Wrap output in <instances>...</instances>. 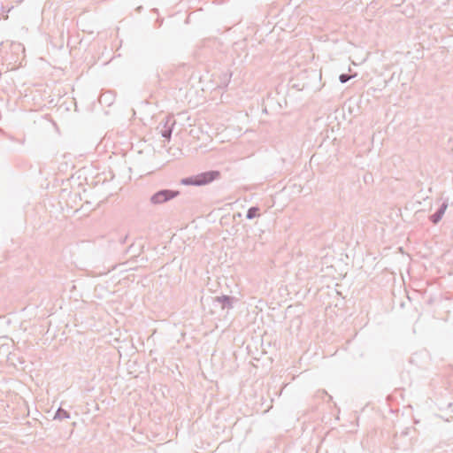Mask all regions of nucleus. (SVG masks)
Segmentation results:
<instances>
[{
  "mask_svg": "<svg viewBox=\"0 0 453 453\" xmlns=\"http://www.w3.org/2000/svg\"><path fill=\"white\" fill-rule=\"evenodd\" d=\"M142 6H138V7L136 8V12H142Z\"/></svg>",
  "mask_w": 453,
  "mask_h": 453,
  "instance_id": "nucleus-11",
  "label": "nucleus"
},
{
  "mask_svg": "<svg viewBox=\"0 0 453 453\" xmlns=\"http://www.w3.org/2000/svg\"><path fill=\"white\" fill-rule=\"evenodd\" d=\"M134 243H132V244L128 247V250H132L134 249Z\"/></svg>",
  "mask_w": 453,
  "mask_h": 453,
  "instance_id": "nucleus-13",
  "label": "nucleus"
},
{
  "mask_svg": "<svg viewBox=\"0 0 453 453\" xmlns=\"http://www.w3.org/2000/svg\"><path fill=\"white\" fill-rule=\"evenodd\" d=\"M237 301L236 297L227 295L216 296L213 299L214 303L220 304L222 310H230L234 307V303Z\"/></svg>",
  "mask_w": 453,
  "mask_h": 453,
  "instance_id": "nucleus-4",
  "label": "nucleus"
},
{
  "mask_svg": "<svg viewBox=\"0 0 453 453\" xmlns=\"http://www.w3.org/2000/svg\"><path fill=\"white\" fill-rule=\"evenodd\" d=\"M221 177V173L218 170H209L203 173H200L196 175H191L188 177L182 178L180 180V184L185 186H205L208 185L214 180H219Z\"/></svg>",
  "mask_w": 453,
  "mask_h": 453,
  "instance_id": "nucleus-1",
  "label": "nucleus"
},
{
  "mask_svg": "<svg viewBox=\"0 0 453 453\" xmlns=\"http://www.w3.org/2000/svg\"><path fill=\"white\" fill-rule=\"evenodd\" d=\"M67 418H70V413L61 407L58 408L54 415V419L63 420Z\"/></svg>",
  "mask_w": 453,
  "mask_h": 453,
  "instance_id": "nucleus-7",
  "label": "nucleus"
},
{
  "mask_svg": "<svg viewBox=\"0 0 453 453\" xmlns=\"http://www.w3.org/2000/svg\"><path fill=\"white\" fill-rule=\"evenodd\" d=\"M127 239V235H126L125 237L121 238L120 239V243H122V244L125 243Z\"/></svg>",
  "mask_w": 453,
  "mask_h": 453,
  "instance_id": "nucleus-10",
  "label": "nucleus"
},
{
  "mask_svg": "<svg viewBox=\"0 0 453 453\" xmlns=\"http://www.w3.org/2000/svg\"><path fill=\"white\" fill-rule=\"evenodd\" d=\"M260 216V208L258 206H251L248 209L246 218L248 219H253Z\"/></svg>",
  "mask_w": 453,
  "mask_h": 453,
  "instance_id": "nucleus-6",
  "label": "nucleus"
},
{
  "mask_svg": "<svg viewBox=\"0 0 453 453\" xmlns=\"http://www.w3.org/2000/svg\"><path fill=\"white\" fill-rule=\"evenodd\" d=\"M448 205H449V200L446 199L441 203V204L436 210V211L429 216V220L434 225L438 224L441 221V219H442V217L448 208Z\"/></svg>",
  "mask_w": 453,
  "mask_h": 453,
  "instance_id": "nucleus-5",
  "label": "nucleus"
},
{
  "mask_svg": "<svg viewBox=\"0 0 453 453\" xmlns=\"http://www.w3.org/2000/svg\"><path fill=\"white\" fill-rule=\"evenodd\" d=\"M163 23V19H157L156 24H157V27H161Z\"/></svg>",
  "mask_w": 453,
  "mask_h": 453,
  "instance_id": "nucleus-9",
  "label": "nucleus"
},
{
  "mask_svg": "<svg viewBox=\"0 0 453 453\" xmlns=\"http://www.w3.org/2000/svg\"><path fill=\"white\" fill-rule=\"evenodd\" d=\"M350 75H349L348 73H342L339 76V81L341 83H346L350 80Z\"/></svg>",
  "mask_w": 453,
  "mask_h": 453,
  "instance_id": "nucleus-8",
  "label": "nucleus"
},
{
  "mask_svg": "<svg viewBox=\"0 0 453 453\" xmlns=\"http://www.w3.org/2000/svg\"><path fill=\"white\" fill-rule=\"evenodd\" d=\"M175 124V120L173 117H165L163 120L158 124L157 130L165 140L169 141L172 136L173 127Z\"/></svg>",
  "mask_w": 453,
  "mask_h": 453,
  "instance_id": "nucleus-3",
  "label": "nucleus"
},
{
  "mask_svg": "<svg viewBox=\"0 0 453 453\" xmlns=\"http://www.w3.org/2000/svg\"><path fill=\"white\" fill-rule=\"evenodd\" d=\"M180 195V191L164 188L155 192L150 198V202L153 205H160L167 203Z\"/></svg>",
  "mask_w": 453,
  "mask_h": 453,
  "instance_id": "nucleus-2",
  "label": "nucleus"
},
{
  "mask_svg": "<svg viewBox=\"0 0 453 453\" xmlns=\"http://www.w3.org/2000/svg\"><path fill=\"white\" fill-rule=\"evenodd\" d=\"M151 12H152L153 13H157V14L158 13V10H157V8H153V9L151 10Z\"/></svg>",
  "mask_w": 453,
  "mask_h": 453,
  "instance_id": "nucleus-12",
  "label": "nucleus"
}]
</instances>
